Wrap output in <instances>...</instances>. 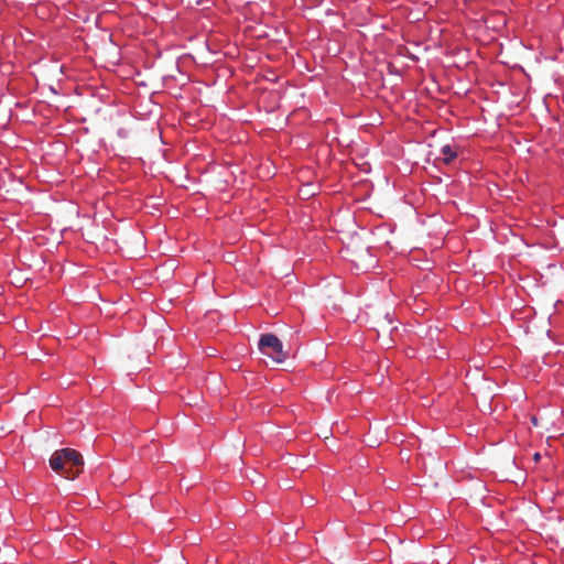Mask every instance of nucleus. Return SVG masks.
I'll return each instance as SVG.
<instances>
[{
    "label": "nucleus",
    "instance_id": "f257e3e1",
    "mask_svg": "<svg viewBox=\"0 0 564 564\" xmlns=\"http://www.w3.org/2000/svg\"><path fill=\"white\" fill-rule=\"evenodd\" d=\"M51 468L66 479H75L84 468V459L79 452L63 448L53 453L50 458Z\"/></svg>",
    "mask_w": 564,
    "mask_h": 564
},
{
    "label": "nucleus",
    "instance_id": "f03ea898",
    "mask_svg": "<svg viewBox=\"0 0 564 564\" xmlns=\"http://www.w3.org/2000/svg\"><path fill=\"white\" fill-rule=\"evenodd\" d=\"M259 349L276 364L283 362L288 357L283 350L282 341L273 334H264L260 337Z\"/></svg>",
    "mask_w": 564,
    "mask_h": 564
},
{
    "label": "nucleus",
    "instance_id": "7ed1b4c3",
    "mask_svg": "<svg viewBox=\"0 0 564 564\" xmlns=\"http://www.w3.org/2000/svg\"><path fill=\"white\" fill-rule=\"evenodd\" d=\"M441 153L443 154L442 161L445 164H449L457 156V153L448 144L442 147Z\"/></svg>",
    "mask_w": 564,
    "mask_h": 564
},
{
    "label": "nucleus",
    "instance_id": "20e7f679",
    "mask_svg": "<svg viewBox=\"0 0 564 564\" xmlns=\"http://www.w3.org/2000/svg\"><path fill=\"white\" fill-rule=\"evenodd\" d=\"M540 458H541V455L539 453H535L534 456H533V459L535 462H538V460H540Z\"/></svg>",
    "mask_w": 564,
    "mask_h": 564
},
{
    "label": "nucleus",
    "instance_id": "39448f33",
    "mask_svg": "<svg viewBox=\"0 0 564 564\" xmlns=\"http://www.w3.org/2000/svg\"><path fill=\"white\" fill-rule=\"evenodd\" d=\"M532 423H533L534 425H536V424H538V421H536V417H535V416H533V417H532Z\"/></svg>",
    "mask_w": 564,
    "mask_h": 564
}]
</instances>
